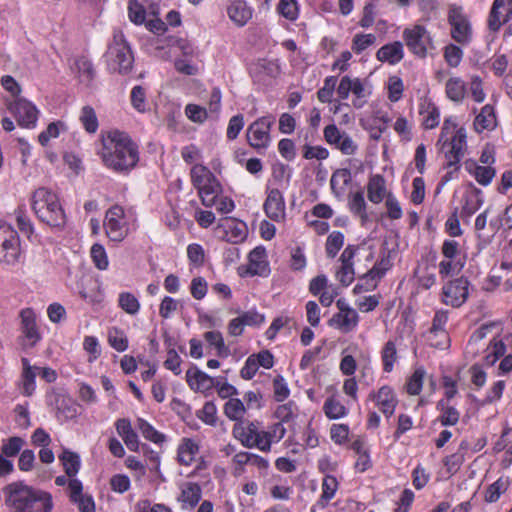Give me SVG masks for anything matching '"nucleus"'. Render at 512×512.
<instances>
[{
    "label": "nucleus",
    "instance_id": "1",
    "mask_svg": "<svg viewBox=\"0 0 512 512\" xmlns=\"http://www.w3.org/2000/svg\"><path fill=\"white\" fill-rule=\"evenodd\" d=\"M104 166L117 173H129L139 162V149L131 137L122 131H109L102 138L99 151Z\"/></svg>",
    "mask_w": 512,
    "mask_h": 512
},
{
    "label": "nucleus",
    "instance_id": "2",
    "mask_svg": "<svg viewBox=\"0 0 512 512\" xmlns=\"http://www.w3.org/2000/svg\"><path fill=\"white\" fill-rule=\"evenodd\" d=\"M9 512H51L52 497L48 492L22 482H13L3 489Z\"/></svg>",
    "mask_w": 512,
    "mask_h": 512
},
{
    "label": "nucleus",
    "instance_id": "3",
    "mask_svg": "<svg viewBox=\"0 0 512 512\" xmlns=\"http://www.w3.org/2000/svg\"><path fill=\"white\" fill-rule=\"evenodd\" d=\"M31 206L35 215L42 222L53 228H63L66 215L58 196L48 188L40 187L33 192Z\"/></svg>",
    "mask_w": 512,
    "mask_h": 512
},
{
    "label": "nucleus",
    "instance_id": "4",
    "mask_svg": "<svg viewBox=\"0 0 512 512\" xmlns=\"http://www.w3.org/2000/svg\"><path fill=\"white\" fill-rule=\"evenodd\" d=\"M109 72L121 75L128 74L134 62V57L123 32L119 29L113 31V39L105 54Z\"/></svg>",
    "mask_w": 512,
    "mask_h": 512
},
{
    "label": "nucleus",
    "instance_id": "5",
    "mask_svg": "<svg viewBox=\"0 0 512 512\" xmlns=\"http://www.w3.org/2000/svg\"><path fill=\"white\" fill-rule=\"evenodd\" d=\"M402 37L409 51L419 58H425L435 50L431 33L423 25L405 28Z\"/></svg>",
    "mask_w": 512,
    "mask_h": 512
},
{
    "label": "nucleus",
    "instance_id": "6",
    "mask_svg": "<svg viewBox=\"0 0 512 512\" xmlns=\"http://www.w3.org/2000/svg\"><path fill=\"white\" fill-rule=\"evenodd\" d=\"M466 139V130L465 128L460 127L454 132L450 139L446 136L442 143L438 145L444 152L447 168H454V171H458L460 169V162L467 147Z\"/></svg>",
    "mask_w": 512,
    "mask_h": 512
},
{
    "label": "nucleus",
    "instance_id": "7",
    "mask_svg": "<svg viewBox=\"0 0 512 512\" xmlns=\"http://www.w3.org/2000/svg\"><path fill=\"white\" fill-rule=\"evenodd\" d=\"M21 256L20 238L14 228L0 220V263L14 265Z\"/></svg>",
    "mask_w": 512,
    "mask_h": 512
},
{
    "label": "nucleus",
    "instance_id": "8",
    "mask_svg": "<svg viewBox=\"0 0 512 512\" xmlns=\"http://www.w3.org/2000/svg\"><path fill=\"white\" fill-rule=\"evenodd\" d=\"M232 434L246 448H258L262 452L263 448H268V442L263 441L264 430L260 429L259 422H238L234 424Z\"/></svg>",
    "mask_w": 512,
    "mask_h": 512
},
{
    "label": "nucleus",
    "instance_id": "9",
    "mask_svg": "<svg viewBox=\"0 0 512 512\" xmlns=\"http://www.w3.org/2000/svg\"><path fill=\"white\" fill-rule=\"evenodd\" d=\"M448 22L451 26V37L456 42L462 45L470 42L472 37L471 25L461 7L453 5L449 8Z\"/></svg>",
    "mask_w": 512,
    "mask_h": 512
},
{
    "label": "nucleus",
    "instance_id": "10",
    "mask_svg": "<svg viewBox=\"0 0 512 512\" xmlns=\"http://www.w3.org/2000/svg\"><path fill=\"white\" fill-rule=\"evenodd\" d=\"M274 117L265 116L254 121L247 129L248 143L256 149H264L270 143V129L274 123Z\"/></svg>",
    "mask_w": 512,
    "mask_h": 512
},
{
    "label": "nucleus",
    "instance_id": "11",
    "mask_svg": "<svg viewBox=\"0 0 512 512\" xmlns=\"http://www.w3.org/2000/svg\"><path fill=\"white\" fill-rule=\"evenodd\" d=\"M124 219V209L114 205L107 210L104 219V228L107 237L111 241L120 242L127 236V228Z\"/></svg>",
    "mask_w": 512,
    "mask_h": 512
},
{
    "label": "nucleus",
    "instance_id": "12",
    "mask_svg": "<svg viewBox=\"0 0 512 512\" xmlns=\"http://www.w3.org/2000/svg\"><path fill=\"white\" fill-rule=\"evenodd\" d=\"M9 111L14 115L21 127L34 128L38 119L37 108L29 101L18 98L9 106Z\"/></svg>",
    "mask_w": 512,
    "mask_h": 512
},
{
    "label": "nucleus",
    "instance_id": "13",
    "mask_svg": "<svg viewBox=\"0 0 512 512\" xmlns=\"http://www.w3.org/2000/svg\"><path fill=\"white\" fill-rule=\"evenodd\" d=\"M469 281L460 277L443 286V302L452 307H460L468 298Z\"/></svg>",
    "mask_w": 512,
    "mask_h": 512
},
{
    "label": "nucleus",
    "instance_id": "14",
    "mask_svg": "<svg viewBox=\"0 0 512 512\" xmlns=\"http://www.w3.org/2000/svg\"><path fill=\"white\" fill-rule=\"evenodd\" d=\"M324 138L345 155H352L357 150V145L352 138L346 132H341L335 124H330L324 128Z\"/></svg>",
    "mask_w": 512,
    "mask_h": 512
},
{
    "label": "nucleus",
    "instance_id": "15",
    "mask_svg": "<svg viewBox=\"0 0 512 512\" xmlns=\"http://www.w3.org/2000/svg\"><path fill=\"white\" fill-rule=\"evenodd\" d=\"M368 399L374 401L376 406L387 418L394 414L398 404L396 394L389 386H382L377 392H371Z\"/></svg>",
    "mask_w": 512,
    "mask_h": 512
},
{
    "label": "nucleus",
    "instance_id": "16",
    "mask_svg": "<svg viewBox=\"0 0 512 512\" xmlns=\"http://www.w3.org/2000/svg\"><path fill=\"white\" fill-rule=\"evenodd\" d=\"M266 215L273 221H281L285 216L284 197L279 189H271L264 203Z\"/></svg>",
    "mask_w": 512,
    "mask_h": 512
},
{
    "label": "nucleus",
    "instance_id": "17",
    "mask_svg": "<svg viewBox=\"0 0 512 512\" xmlns=\"http://www.w3.org/2000/svg\"><path fill=\"white\" fill-rule=\"evenodd\" d=\"M247 273L254 276H267L270 272L266 250L262 246L255 247L248 255Z\"/></svg>",
    "mask_w": 512,
    "mask_h": 512
},
{
    "label": "nucleus",
    "instance_id": "18",
    "mask_svg": "<svg viewBox=\"0 0 512 512\" xmlns=\"http://www.w3.org/2000/svg\"><path fill=\"white\" fill-rule=\"evenodd\" d=\"M359 322V316L354 309H346L333 315L329 320V325L334 326L343 333L353 331Z\"/></svg>",
    "mask_w": 512,
    "mask_h": 512
},
{
    "label": "nucleus",
    "instance_id": "19",
    "mask_svg": "<svg viewBox=\"0 0 512 512\" xmlns=\"http://www.w3.org/2000/svg\"><path fill=\"white\" fill-rule=\"evenodd\" d=\"M202 497V490L198 483L186 482L181 485V493L177 500L182 504L183 509L192 510L196 507Z\"/></svg>",
    "mask_w": 512,
    "mask_h": 512
},
{
    "label": "nucleus",
    "instance_id": "20",
    "mask_svg": "<svg viewBox=\"0 0 512 512\" xmlns=\"http://www.w3.org/2000/svg\"><path fill=\"white\" fill-rule=\"evenodd\" d=\"M511 11L512 0H494L489 15V28L493 31H497L506 21L507 15Z\"/></svg>",
    "mask_w": 512,
    "mask_h": 512
},
{
    "label": "nucleus",
    "instance_id": "21",
    "mask_svg": "<svg viewBox=\"0 0 512 512\" xmlns=\"http://www.w3.org/2000/svg\"><path fill=\"white\" fill-rule=\"evenodd\" d=\"M186 380L192 390L205 392L215 386V381L197 367H192L186 372Z\"/></svg>",
    "mask_w": 512,
    "mask_h": 512
},
{
    "label": "nucleus",
    "instance_id": "22",
    "mask_svg": "<svg viewBox=\"0 0 512 512\" xmlns=\"http://www.w3.org/2000/svg\"><path fill=\"white\" fill-rule=\"evenodd\" d=\"M227 13L231 21L243 27L252 18L253 9L245 1L235 0L228 6Z\"/></svg>",
    "mask_w": 512,
    "mask_h": 512
},
{
    "label": "nucleus",
    "instance_id": "23",
    "mask_svg": "<svg viewBox=\"0 0 512 512\" xmlns=\"http://www.w3.org/2000/svg\"><path fill=\"white\" fill-rule=\"evenodd\" d=\"M404 57L403 44L400 41H394L382 46L376 53L378 61L395 65Z\"/></svg>",
    "mask_w": 512,
    "mask_h": 512
},
{
    "label": "nucleus",
    "instance_id": "24",
    "mask_svg": "<svg viewBox=\"0 0 512 512\" xmlns=\"http://www.w3.org/2000/svg\"><path fill=\"white\" fill-rule=\"evenodd\" d=\"M465 168L482 186H488L496 175V170L492 166L478 165L473 161L466 162Z\"/></svg>",
    "mask_w": 512,
    "mask_h": 512
},
{
    "label": "nucleus",
    "instance_id": "25",
    "mask_svg": "<svg viewBox=\"0 0 512 512\" xmlns=\"http://www.w3.org/2000/svg\"><path fill=\"white\" fill-rule=\"evenodd\" d=\"M22 332L34 345L40 340V334L36 326V318L32 309H23L20 313Z\"/></svg>",
    "mask_w": 512,
    "mask_h": 512
},
{
    "label": "nucleus",
    "instance_id": "26",
    "mask_svg": "<svg viewBox=\"0 0 512 512\" xmlns=\"http://www.w3.org/2000/svg\"><path fill=\"white\" fill-rule=\"evenodd\" d=\"M22 366V393L25 396H31L35 391V379L38 375L37 370H39L40 367L30 365L27 358H22Z\"/></svg>",
    "mask_w": 512,
    "mask_h": 512
},
{
    "label": "nucleus",
    "instance_id": "27",
    "mask_svg": "<svg viewBox=\"0 0 512 512\" xmlns=\"http://www.w3.org/2000/svg\"><path fill=\"white\" fill-rule=\"evenodd\" d=\"M496 126V115L492 105L487 104L482 107L480 113L474 120V129L481 133L484 130L493 129Z\"/></svg>",
    "mask_w": 512,
    "mask_h": 512
},
{
    "label": "nucleus",
    "instance_id": "28",
    "mask_svg": "<svg viewBox=\"0 0 512 512\" xmlns=\"http://www.w3.org/2000/svg\"><path fill=\"white\" fill-rule=\"evenodd\" d=\"M197 192L202 204L206 207H212L216 204L218 194L221 192V185L215 177L213 180L199 188Z\"/></svg>",
    "mask_w": 512,
    "mask_h": 512
},
{
    "label": "nucleus",
    "instance_id": "29",
    "mask_svg": "<svg viewBox=\"0 0 512 512\" xmlns=\"http://www.w3.org/2000/svg\"><path fill=\"white\" fill-rule=\"evenodd\" d=\"M445 92L451 101L461 103L466 96V84L459 77H451L446 82Z\"/></svg>",
    "mask_w": 512,
    "mask_h": 512
},
{
    "label": "nucleus",
    "instance_id": "30",
    "mask_svg": "<svg viewBox=\"0 0 512 512\" xmlns=\"http://www.w3.org/2000/svg\"><path fill=\"white\" fill-rule=\"evenodd\" d=\"M385 180L381 175H373L370 177L367 185L368 199L378 204L382 202L385 196Z\"/></svg>",
    "mask_w": 512,
    "mask_h": 512
},
{
    "label": "nucleus",
    "instance_id": "31",
    "mask_svg": "<svg viewBox=\"0 0 512 512\" xmlns=\"http://www.w3.org/2000/svg\"><path fill=\"white\" fill-rule=\"evenodd\" d=\"M78 404L69 397H61L57 400V416L63 421H68L77 417L79 413Z\"/></svg>",
    "mask_w": 512,
    "mask_h": 512
},
{
    "label": "nucleus",
    "instance_id": "32",
    "mask_svg": "<svg viewBox=\"0 0 512 512\" xmlns=\"http://www.w3.org/2000/svg\"><path fill=\"white\" fill-rule=\"evenodd\" d=\"M199 452V446L191 439H184L178 448V461L180 464L189 466L194 461L195 455Z\"/></svg>",
    "mask_w": 512,
    "mask_h": 512
},
{
    "label": "nucleus",
    "instance_id": "33",
    "mask_svg": "<svg viewBox=\"0 0 512 512\" xmlns=\"http://www.w3.org/2000/svg\"><path fill=\"white\" fill-rule=\"evenodd\" d=\"M420 114H426L423 117V126L425 129H433L438 126L440 121V111L431 102H425L420 106Z\"/></svg>",
    "mask_w": 512,
    "mask_h": 512
},
{
    "label": "nucleus",
    "instance_id": "34",
    "mask_svg": "<svg viewBox=\"0 0 512 512\" xmlns=\"http://www.w3.org/2000/svg\"><path fill=\"white\" fill-rule=\"evenodd\" d=\"M60 461L64 466L66 475L69 478L74 477L80 469V457L77 453L64 449L59 456Z\"/></svg>",
    "mask_w": 512,
    "mask_h": 512
},
{
    "label": "nucleus",
    "instance_id": "35",
    "mask_svg": "<svg viewBox=\"0 0 512 512\" xmlns=\"http://www.w3.org/2000/svg\"><path fill=\"white\" fill-rule=\"evenodd\" d=\"M190 176L191 182L197 190L215 178V175L201 164H196L191 168Z\"/></svg>",
    "mask_w": 512,
    "mask_h": 512
},
{
    "label": "nucleus",
    "instance_id": "36",
    "mask_svg": "<svg viewBox=\"0 0 512 512\" xmlns=\"http://www.w3.org/2000/svg\"><path fill=\"white\" fill-rule=\"evenodd\" d=\"M381 359L383 363V370L390 373L398 359L396 344L394 341L389 340L384 344L381 351Z\"/></svg>",
    "mask_w": 512,
    "mask_h": 512
},
{
    "label": "nucleus",
    "instance_id": "37",
    "mask_svg": "<svg viewBox=\"0 0 512 512\" xmlns=\"http://www.w3.org/2000/svg\"><path fill=\"white\" fill-rule=\"evenodd\" d=\"M137 427L146 440L155 444H162L166 440L164 434L157 431L149 422L142 418L137 419Z\"/></svg>",
    "mask_w": 512,
    "mask_h": 512
},
{
    "label": "nucleus",
    "instance_id": "38",
    "mask_svg": "<svg viewBox=\"0 0 512 512\" xmlns=\"http://www.w3.org/2000/svg\"><path fill=\"white\" fill-rule=\"evenodd\" d=\"M349 209L352 213L359 216L362 222L368 219L366 212V202L363 191H357L349 196Z\"/></svg>",
    "mask_w": 512,
    "mask_h": 512
},
{
    "label": "nucleus",
    "instance_id": "39",
    "mask_svg": "<svg viewBox=\"0 0 512 512\" xmlns=\"http://www.w3.org/2000/svg\"><path fill=\"white\" fill-rule=\"evenodd\" d=\"M130 102L132 107L139 113H145L149 110L146 89L141 85H136L132 88Z\"/></svg>",
    "mask_w": 512,
    "mask_h": 512
},
{
    "label": "nucleus",
    "instance_id": "40",
    "mask_svg": "<svg viewBox=\"0 0 512 512\" xmlns=\"http://www.w3.org/2000/svg\"><path fill=\"white\" fill-rule=\"evenodd\" d=\"M486 352L484 362L488 366H493L505 354L506 346L502 340L494 338L488 345Z\"/></svg>",
    "mask_w": 512,
    "mask_h": 512
},
{
    "label": "nucleus",
    "instance_id": "41",
    "mask_svg": "<svg viewBox=\"0 0 512 512\" xmlns=\"http://www.w3.org/2000/svg\"><path fill=\"white\" fill-rule=\"evenodd\" d=\"M286 434V428L284 427V424L282 422H276L269 426L268 430H264V440L268 442V448H263V452H270L271 445L273 442H279L284 438Z\"/></svg>",
    "mask_w": 512,
    "mask_h": 512
},
{
    "label": "nucleus",
    "instance_id": "42",
    "mask_svg": "<svg viewBox=\"0 0 512 512\" xmlns=\"http://www.w3.org/2000/svg\"><path fill=\"white\" fill-rule=\"evenodd\" d=\"M482 191L478 188L474 189V195L465 198V203L461 210V217H471L482 206Z\"/></svg>",
    "mask_w": 512,
    "mask_h": 512
},
{
    "label": "nucleus",
    "instance_id": "43",
    "mask_svg": "<svg viewBox=\"0 0 512 512\" xmlns=\"http://www.w3.org/2000/svg\"><path fill=\"white\" fill-rule=\"evenodd\" d=\"M509 480L499 478L492 483L485 491V501L489 503L496 502L500 496L508 489Z\"/></svg>",
    "mask_w": 512,
    "mask_h": 512
},
{
    "label": "nucleus",
    "instance_id": "44",
    "mask_svg": "<svg viewBox=\"0 0 512 512\" xmlns=\"http://www.w3.org/2000/svg\"><path fill=\"white\" fill-rule=\"evenodd\" d=\"M245 406L243 402L238 398H230L224 406V413L230 419L234 421L241 420L245 414Z\"/></svg>",
    "mask_w": 512,
    "mask_h": 512
},
{
    "label": "nucleus",
    "instance_id": "45",
    "mask_svg": "<svg viewBox=\"0 0 512 512\" xmlns=\"http://www.w3.org/2000/svg\"><path fill=\"white\" fill-rule=\"evenodd\" d=\"M146 14L148 10L144 4L139 3L137 0H130L128 3V17L130 21L136 25L146 22Z\"/></svg>",
    "mask_w": 512,
    "mask_h": 512
},
{
    "label": "nucleus",
    "instance_id": "46",
    "mask_svg": "<svg viewBox=\"0 0 512 512\" xmlns=\"http://www.w3.org/2000/svg\"><path fill=\"white\" fill-rule=\"evenodd\" d=\"M118 304L127 314L135 315L139 312L140 303L130 292H122L119 295Z\"/></svg>",
    "mask_w": 512,
    "mask_h": 512
},
{
    "label": "nucleus",
    "instance_id": "47",
    "mask_svg": "<svg viewBox=\"0 0 512 512\" xmlns=\"http://www.w3.org/2000/svg\"><path fill=\"white\" fill-rule=\"evenodd\" d=\"M80 121L88 133H95L98 129V119L91 106H84L81 110Z\"/></svg>",
    "mask_w": 512,
    "mask_h": 512
},
{
    "label": "nucleus",
    "instance_id": "48",
    "mask_svg": "<svg viewBox=\"0 0 512 512\" xmlns=\"http://www.w3.org/2000/svg\"><path fill=\"white\" fill-rule=\"evenodd\" d=\"M344 244V235L340 231H333L327 238L325 250L330 258H334Z\"/></svg>",
    "mask_w": 512,
    "mask_h": 512
},
{
    "label": "nucleus",
    "instance_id": "49",
    "mask_svg": "<svg viewBox=\"0 0 512 512\" xmlns=\"http://www.w3.org/2000/svg\"><path fill=\"white\" fill-rule=\"evenodd\" d=\"M91 259L99 270H106L109 266V260L106 250L101 244H94L90 250Z\"/></svg>",
    "mask_w": 512,
    "mask_h": 512
},
{
    "label": "nucleus",
    "instance_id": "50",
    "mask_svg": "<svg viewBox=\"0 0 512 512\" xmlns=\"http://www.w3.org/2000/svg\"><path fill=\"white\" fill-rule=\"evenodd\" d=\"M324 411L329 419H339L347 414L346 407L334 398H329L325 401Z\"/></svg>",
    "mask_w": 512,
    "mask_h": 512
},
{
    "label": "nucleus",
    "instance_id": "51",
    "mask_svg": "<svg viewBox=\"0 0 512 512\" xmlns=\"http://www.w3.org/2000/svg\"><path fill=\"white\" fill-rule=\"evenodd\" d=\"M16 222L19 230L25 234L28 238L32 236L34 233V226L27 216L26 210L23 206H19L15 210Z\"/></svg>",
    "mask_w": 512,
    "mask_h": 512
},
{
    "label": "nucleus",
    "instance_id": "52",
    "mask_svg": "<svg viewBox=\"0 0 512 512\" xmlns=\"http://www.w3.org/2000/svg\"><path fill=\"white\" fill-rule=\"evenodd\" d=\"M108 342L116 351L123 352L128 348V339L122 330L112 328L108 332Z\"/></svg>",
    "mask_w": 512,
    "mask_h": 512
},
{
    "label": "nucleus",
    "instance_id": "53",
    "mask_svg": "<svg viewBox=\"0 0 512 512\" xmlns=\"http://www.w3.org/2000/svg\"><path fill=\"white\" fill-rule=\"evenodd\" d=\"M448 316L447 313L444 311H437L435 313V316L433 318L432 326L429 330L430 335H440L446 340H448L446 331H445V325L447 323Z\"/></svg>",
    "mask_w": 512,
    "mask_h": 512
},
{
    "label": "nucleus",
    "instance_id": "54",
    "mask_svg": "<svg viewBox=\"0 0 512 512\" xmlns=\"http://www.w3.org/2000/svg\"><path fill=\"white\" fill-rule=\"evenodd\" d=\"M355 96V98L352 100V105L356 109L362 108L366 103V96L369 95V92H367L363 82L359 78H354L353 86H352V92Z\"/></svg>",
    "mask_w": 512,
    "mask_h": 512
},
{
    "label": "nucleus",
    "instance_id": "55",
    "mask_svg": "<svg viewBox=\"0 0 512 512\" xmlns=\"http://www.w3.org/2000/svg\"><path fill=\"white\" fill-rule=\"evenodd\" d=\"M277 11L283 17L290 21H294L298 17V4L296 0H280Z\"/></svg>",
    "mask_w": 512,
    "mask_h": 512
},
{
    "label": "nucleus",
    "instance_id": "56",
    "mask_svg": "<svg viewBox=\"0 0 512 512\" xmlns=\"http://www.w3.org/2000/svg\"><path fill=\"white\" fill-rule=\"evenodd\" d=\"M375 42L376 36L374 34H356L352 41V50L356 54H360Z\"/></svg>",
    "mask_w": 512,
    "mask_h": 512
},
{
    "label": "nucleus",
    "instance_id": "57",
    "mask_svg": "<svg viewBox=\"0 0 512 512\" xmlns=\"http://www.w3.org/2000/svg\"><path fill=\"white\" fill-rule=\"evenodd\" d=\"M65 129V124L61 121L53 122L48 125L45 131L41 132L38 140L42 146H46L50 139L59 136L60 131Z\"/></svg>",
    "mask_w": 512,
    "mask_h": 512
},
{
    "label": "nucleus",
    "instance_id": "58",
    "mask_svg": "<svg viewBox=\"0 0 512 512\" xmlns=\"http://www.w3.org/2000/svg\"><path fill=\"white\" fill-rule=\"evenodd\" d=\"M24 443L25 441L21 437H10L3 443L1 447V454L6 457H14L20 452Z\"/></svg>",
    "mask_w": 512,
    "mask_h": 512
},
{
    "label": "nucleus",
    "instance_id": "59",
    "mask_svg": "<svg viewBox=\"0 0 512 512\" xmlns=\"http://www.w3.org/2000/svg\"><path fill=\"white\" fill-rule=\"evenodd\" d=\"M425 371L422 368H418L414 371L407 382V392L410 395H418L423 386Z\"/></svg>",
    "mask_w": 512,
    "mask_h": 512
},
{
    "label": "nucleus",
    "instance_id": "60",
    "mask_svg": "<svg viewBox=\"0 0 512 512\" xmlns=\"http://www.w3.org/2000/svg\"><path fill=\"white\" fill-rule=\"evenodd\" d=\"M205 340L217 349L219 355H226L228 352L223 336L219 331H208L204 334Z\"/></svg>",
    "mask_w": 512,
    "mask_h": 512
},
{
    "label": "nucleus",
    "instance_id": "61",
    "mask_svg": "<svg viewBox=\"0 0 512 512\" xmlns=\"http://www.w3.org/2000/svg\"><path fill=\"white\" fill-rule=\"evenodd\" d=\"M185 114L188 119L195 123H203L208 117L206 108L196 104H188L185 107Z\"/></svg>",
    "mask_w": 512,
    "mask_h": 512
},
{
    "label": "nucleus",
    "instance_id": "62",
    "mask_svg": "<svg viewBox=\"0 0 512 512\" xmlns=\"http://www.w3.org/2000/svg\"><path fill=\"white\" fill-rule=\"evenodd\" d=\"M444 57L449 66L457 67L462 60L463 51L460 47L449 44L445 47Z\"/></svg>",
    "mask_w": 512,
    "mask_h": 512
},
{
    "label": "nucleus",
    "instance_id": "63",
    "mask_svg": "<svg viewBox=\"0 0 512 512\" xmlns=\"http://www.w3.org/2000/svg\"><path fill=\"white\" fill-rule=\"evenodd\" d=\"M208 291L207 281L203 277H195L190 284V293L196 300L203 299Z\"/></svg>",
    "mask_w": 512,
    "mask_h": 512
},
{
    "label": "nucleus",
    "instance_id": "64",
    "mask_svg": "<svg viewBox=\"0 0 512 512\" xmlns=\"http://www.w3.org/2000/svg\"><path fill=\"white\" fill-rule=\"evenodd\" d=\"M75 67L84 81L90 82L93 79L94 69L92 63L88 59L84 57L78 58L75 61Z\"/></svg>",
    "mask_w": 512,
    "mask_h": 512
}]
</instances>
